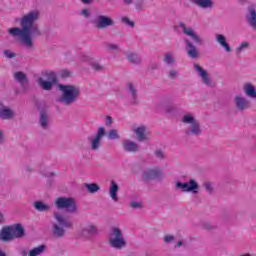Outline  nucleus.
<instances>
[{
  "mask_svg": "<svg viewBox=\"0 0 256 256\" xmlns=\"http://www.w3.org/2000/svg\"><path fill=\"white\" fill-rule=\"evenodd\" d=\"M39 17V11L32 10L19 19L20 27L8 29L9 35L16 39L26 51H33L35 49V39L42 35L39 24H37Z\"/></svg>",
  "mask_w": 256,
  "mask_h": 256,
  "instance_id": "nucleus-1",
  "label": "nucleus"
},
{
  "mask_svg": "<svg viewBox=\"0 0 256 256\" xmlns=\"http://www.w3.org/2000/svg\"><path fill=\"white\" fill-rule=\"evenodd\" d=\"M59 91H61V96L58 98V103H61L65 107H71L79 101L81 97V88L76 85L71 84H59Z\"/></svg>",
  "mask_w": 256,
  "mask_h": 256,
  "instance_id": "nucleus-2",
  "label": "nucleus"
},
{
  "mask_svg": "<svg viewBox=\"0 0 256 256\" xmlns=\"http://www.w3.org/2000/svg\"><path fill=\"white\" fill-rule=\"evenodd\" d=\"M53 217L56 222L52 223V235L57 239H63L65 237V229H71L73 223L65 219V217L59 212H55Z\"/></svg>",
  "mask_w": 256,
  "mask_h": 256,
  "instance_id": "nucleus-3",
  "label": "nucleus"
},
{
  "mask_svg": "<svg viewBox=\"0 0 256 256\" xmlns=\"http://www.w3.org/2000/svg\"><path fill=\"white\" fill-rule=\"evenodd\" d=\"M108 245L116 251H123L127 247V239H125L122 229L119 227L111 228L108 234Z\"/></svg>",
  "mask_w": 256,
  "mask_h": 256,
  "instance_id": "nucleus-4",
  "label": "nucleus"
},
{
  "mask_svg": "<svg viewBox=\"0 0 256 256\" xmlns=\"http://www.w3.org/2000/svg\"><path fill=\"white\" fill-rule=\"evenodd\" d=\"M54 205L58 210L65 209L66 213H79L77 201H75V199L71 197H59L54 201Z\"/></svg>",
  "mask_w": 256,
  "mask_h": 256,
  "instance_id": "nucleus-5",
  "label": "nucleus"
},
{
  "mask_svg": "<svg viewBox=\"0 0 256 256\" xmlns=\"http://www.w3.org/2000/svg\"><path fill=\"white\" fill-rule=\"evenodd\" d=\"M92 25L99 30L109 29V27H114L115 20L110 16L98 14L91 20Z\"/></svg>",
  "mask_w": 256,
  "mask_h": 256,
  "instance_id": "nucleus-6",
  "label": "nucleus"
},
{
  "mask_svg": "<svg viewBox=\"0 0 256 256\" xmlns=\"http://www.w3.org/2000/svg\"><path fill=\"white\" fill-rule=\"evenodd\" d=\"M105 135H107V131L105 130V127H99L94 136L88 137V142H89L91 151H99V149H101L103 137H105Z\"/></svg>",
  "mask_w": 256,
  "mask_h": 256,
  "instance_id": "nucleus-7",
  "label": "nucleus"
},
{
  "mask_svg": "<svg viewBox=\"0 0 256 256\" xmlns=\"http://www.w3.org/2000/svg\"><path fill=\"white\" fill-rule=\"evenodd\" d=\"M44 77H46V80L40 77L37 79V83L44 91H51L53 85L57 84V74L55 72H46Z\"/></svg>",
  "mask_w": 256,
  "mask_h": 256,
  "instance_id": "nucleus-8",
  "label": "nucleus"
},
{
  "mask_svg": "<svg viewBox=\"0 0 256 256\" xmlns=\"http://www.w3.org/2000/svg\"><path fill=\"white\" fill-rule=\"evenodd\" d=\"M179 27H181L183 33L187 35V37H190L196 45H205V39H203V37H201V35H199L193 28L187 27L183 23H180Z\"/></svg>",
  "mask_w": 256,
  "mask_h": 256,
  "instance_id": "nucleus-9",
  "label": "nucleus"
},
{
  "mask_svg": "<svg viewBox=\"0 0 256 256\" xmlns=\"http://www.w3.org/2000/svg\"><path fill=\"white\" fill-rule=\"evenodd\" d=\"M176 188L181 189L183 193H199V184L194 179L188 182H177Z\"/></svg>",
  "mask_w": 256,
  "mask_h": 256,
  "instance_id": "nucleus-10",
  "label": "nucleus"
},
{
  "mask_svg": "<svg viewBox=\"0 0 256 256\" xmlns=\"http://www.w3.org/2000/svg\"><path fill=\"white\" fill-rule=\"evenodd\" d=\"M194 71L196 75L201 79L202 83L206 85V87H213V80H211V75L209 72L205 70L201 65L194 64Z\"/></svg>",
  "mask_w": 256,
  "mask_h": 256,
  "instance_id": "nucleus-11",
  "label": "nucleus"
},
{
  "mask_svg": "<svg viewBox=\"0 0 256 256\" xmlns=\"http://www.w3.org/2000/svg\"><path fill=\"white\" fill-rule=\"evenodd\" d=\"M234 107L237 111H247L251 107V101L243 94H237L234 96Z\"/></svg>",
  "mask_w": 256,
  "mask_h": 256,
  "instance_id": "nucleus-12",
  "label": "nucleus"
},
{
  "mask_svg": "<svg viewBox=\"0 0 256 256\" xmlns=\"http://www.w3.org/2000/svg\"><path fill=\"white\" fill-rule=\"evenodd\" d=\"M17 114L13 108L5 105L3 102H0V119L2 121H13Z\"/></svg>",
  "mask_w": 256,
  "mask_h": 256,
  "instance_id": "nucleus-13",
  "label": "nucleus"
},
{
  "mask_svg": "<svg viewBox=\"0 0 256 256\" xmlns=\"http://www.w3.org/2000/svg\"><path fill=\"white\" fill-rule=\"evenodd\" d=\"M81 237L84 239H91V237H95V235H99V229L93 223H88L82 226L80 230Z\"/></svg>",
  "mask_w": 256,
  "mask_h": 256,
  "instance_id": "nucleus-14",
  "label": "nucleus"
},
{
  "mask_svg": "<svg viewBox=\"0 0 256 256\" xmlns=\"http://www.w3.org/2000/svg\"><path fill=\"white\" fill-rule=\"evenodd\" d=\"M126 90L130 97V103L132 105H137V103H139V98L137 97V87H135V84H133V82H128Z\"/></svg>",
  "mask_w": 256,
  "mask_h": 256,
  "instance_id": "nucleus-15",
  "label": "nucleus"
},
{
  "mask_svg": "<svg viewBox=\"0 0 256 256\" xmlns=\"http://www.w3.org/2000/svg\"><path fill=\"white\" fill-rule=\"evenodd\" d=\"M38 125L39 127H41V129H43V131H49V129L51 128V120L49 119V114H47V112H40Z\"/></svg>",
  "mask_w": 256,
  "mask_h": 256,
  "instance_id": "nucleus-16",
  "label": "nucleus"
},
{
  "mask_svg": "<svg viewBox=\"0 0 256 256\" xmlns=\"http://www.w3.org/2000/svg\"><path fill=\"white\" fill-rule=\"evenodd\" d=\"M187 135H194V137H199L203 135V128H201V123L197 120L195 123L190 124L186 129Z\"/></svg>",
  "mask_w": 256,
  "mask_h": 256,
  "instance_id": "nucleus-17",
  "label": "nucleus"
},
{
  "mask_svg": "<svg viewBox=\"0 0 256 256\" xmlns=\"http://www.w3.org/2000/svg\"><path fill=\"white\" fill-rule=\"evenodd\" d=\"M246 21L251 28L256 31V10L255 6H249L246 13Z\"/></svg>",
  "mask_w": 256,
  "mask_h": 256,
  "instance_id": "nucleus-18",
  "label": "nucleus"
},
{
  "mask_svg": "<svg viewBox=\"0 0 256 256\" xmlns=\"http://www.w3.org/2000/svg\"><path fill=\"white\" fill-rule=\"evenodd\" d=\"M184 43L186 44V52L188 57H190V59L199 58V50H197V47L193 45V42H191L189 39H185Z\"/></svg>",
  "mask_w": 256,
  "mask_h": 256,
  "instance_id": "nucleus-19",
  "label": "nucleus"
},
{
  "mask_svg": "<svg viewBox=\"0 0 256 256\" xmlns=\"http://www.w3.org/2000/svg\"><path fill=\"white\" fill-rule=\"evenodd\" d=\"M216 43L224 49L226 53H231V45H229V42L227 41V37L223 34H216L215 35Z\"/></svg>",
  "mask_w": 256,
  "mask_h": 256,
  "instance_id": "nucleus-20",
  "label": "nucleus"
},
{
  "mask_svg": "<svg viewBox=\"0 0 256 256\" xmlns=\"http://www.w3.org/2000/svg\"><path fill=\"white\" fill-rule=\"evenodd\" d=\"M122 3L126 6L133 5L134 9L139 13L145 11V0H122Z\"/></svg>",
  "mask_w": 256,
  "mask_h": 256,
  "instance_id": "nucleus-21",
  "label": "nucleus"
},
{
  "mask_svg": "<svg viewBox=\"0 0 256 256\" xmlns=\"http://www.w3.org/2000/svg\"><path fill=\"white\" fill-rule=\"evenodd\" d=\"M13 234L11 232V226H5L0 230V241L9 243L13 241Z\"/></svg>",
  "mask_w": 256,
  "mask_h": 256,
  "instance_id": "nucleus-22",
  "label": "nucleus"
},
{
  "mask_svg": "<svg viewBox=\"0 0 256 256\" xmlns=\"http://www.w3.org/2000/svg\"><path fill=\"white\" fill-rule=\"evenodd\" d=\"M10 231L12 232L13 239H21V237H25V229L21 224L11 225Z\"/></svg>",
  "mask_w": 256,
  "mask_h": 256,
  "instance_id": "nucleus-23",
  "label": "nucleus"
},
{
  "mask_svg": "<svg viewBox=\"0 0 256 256\" xmlns=\"http://www.w3.org/2000/svg\"><path fill=\"white\" fill-rule=\"evenodd\" d=\"M33 207L36 211H39V213H48V211H51L53 204H48L39 200L33 203Z\"/></svg>",
  "mask_w": 256,
  "mask_h": 256,
  "instance_id": "nucleus-24",
  "label": "nucleus"
},
{
  "mask_svg": "<svg viewBox=\"0 0 256 256\" xmlns=\"http://www.w3.org/2000/svg\"><path fill=\"white\" fill-rule=\"evenodd\" d=\"M122 147L127 153H137L139 151V144L131 140H124Z\"/></svg>",
  "mask_w": 256,
  "mask_h": 256,
  "instance_id": "nucleus-25",
  "label": "nucleus"
},
{
  "mask_svg": "<svg viewBox=\"0 0 256 256\" xmlns=\"http://www.w3.org/2000/svg\"><path fill=\"white\" fill-rule=\"evenodd\" d=\"M243 93L246 95V97H249V99H256V87L255 85L246 82L243 84Z\"/></svg>",
  "mask_w": 256,
  "mask_h": 256,
  "instance_id": "nucleus-26",
  "label": "nucleus"
},
{
  "mask_svg": "<svg viewBox=\"0 0 256 256\" xmlns=\"http://www.w3.org/2000/svg\"><path fill=\"white\" fill-rule=\"evenodd\" d=\"M191 3L200 9H213L214 7L213 0H191Z\"/></svg>",
  "mask_w": 256,
  "mask_h": 256,
  "instance_id": "nucleus-27",
  "label": "nucleus"
},
{
  "mask_svg": "<svg viewBox=\"0 0 256 256\" xmlns=\"http://www.w3.org/2000/svg\"><path fill=\"white\" fill-rule=\"evenodd\" d=\"M117 193H119V184H117V182L112 180L110 183L109 195L111 199L115 201V203L119 201V197H117Z\"/></svg>",
  "mask_w": 256,
  "mask_h": 256,
  "instance_id": "nucleus-28",
  "label": "nucleus"
},
{
  "mask_svg": "<svg viewBox=\"0 0 256 256\" xmlns=\"http://www.w3.org/2000/svg\"><path fill=\"white\" fill-rule=\"evenodd\" d=\"M126 59L131 63L132 65H141L143 63V59H141V56L135 52H130L126 55Z\"/></svg>",
  "mask_w": 256,
  "mask_h": 256,
  "instance_id": "nucleus-29",
  "label": "nucleus"
},
{
  "mask_svg": "<svg viewBox=\"0 0 256 256\" xmlns=\"http://www.w3.org/2000/svg\"><path fill=\"white\" fill-rule=\"evenodd\" d=\"M195 122H197V117L193 113H186L181 118V123L188 125V127Z\"/></svg>",
  "mask_w": 256,
  "mask_h": 256,
  "instance_id": "nucleus-30",
  "label": "nucleus"
},
{
  "mask_svg": "<svg viewBox=\"0 0 256 256\" xmlns=\"http://www.w3.org/2000/svg\"><path fill=\"white\" fill-rule=\"evenodd\" d=\"M145 181H149L151 179H157L159 177V170L158 169H149L142 175Z\"/></svg>",
  "mask_w": 256,
  "mask_h": 256,
  "instance_id": "nucleus-31",
  "label": "nucleus"
},
{
  "mask_svg": "<svg viewBox=\"0 0 256 256\" xmlns=\"http://www.w3.org/2000/svg\"><path fill=\"white\" fill-rule=\"evenodd\" d=\"M146 128L145 126H140L137 129L134 130V133L136 134V137L138 141H147V134H146Z\"/></svg>",
  "mask_w": 256,
  "mask_h": 256,
  "instance_id": "nucleus-32",
  "label": "nucleus"
},
{
  "mask_svg": "<svg viewBox=\"0 0 256 256\" xmlns=\"http://www.w3.org/2000/svg\"><path fill=\"white\" fill-rule=\"evenodd\" d=\"M47 249V246L45 245H40L38 247L33 248L32 250L29 251L28 256H39L43 255L45 253V250Z\"/></svg>",
  "mask_w": 256,
  "mask_h": 256,
  "instance_id": "nucleus-33",
  "label": "nucleus"
},
{
  "mask_svg": "<svg viewBox=\"0 0 256 256\" xmlns=\"http://www.w3.org/2000/svg\"><path fill=\"white\" fill-rule=\"evenodd\" d=\"M249 47H251V43L248 41H243L236 47L235 51L238 55H241V53L247 51Z\"/></svg>",
  "mask_w": 256,
  "mask_h": 256,
  "instance_id": "nucleus-34",
  "label": "nucleus"
},
{
  "mask_svg": "<svg viewBox=\"0 0 256 256\" xmlns=\"http://www.w3.org/2000/svg\"><path fill=\"white\" fill-rule=\"evenodd\" d=\"M14 79H16L18 83H21V85H23L24 83H27V75L23 72H16L14 74Z\"/></svg>",
  "mask_w": 256,
  "mask_h": 256,
  "instance_id": "nucleus-35",
  "label": "nucleus"
},
{
  "mask_svg": "<svg viewBox=\"0 0 256 256\" xmlns=\"http://www.w3.org/2000/svg\"><path fill=\"white\" fill-rule=\"evenodd\" d=\"M85 188L87 189L88 193L91 194H95L97 193V191H99V189H101L99 187V185L95 184V183H90V184H84Z\"/></svg>",
  "mask_w": 256,
  "mask_h": 256,
  "instance_id": "nucleus-36",
  "label": "nucleus"
},
{
  "mask_svg": "<svg viewBox=\"0 0 256 256\" xmlns=\"http://www.w3.org/2000/svg\"><path fill=\"white\" fill-rule=\"evenodd\" d=\"M164 62H166L167 65H173L175 63V56L173 55V53H166L164 56Z\"/></svg>",
  "mask_w": 256,
  "mask_h": 256,
  "instance_id": "nucleus-37",
  "label": "nucleus"
},
{
  "mask_svg": "<svg viewBox=\"0 0 256 256\" xmlns=\"http://www.w3.org/2000/svg\"><path fill=\"white\" fill-rule=\"evenodd\" d=\"M108 139L115 140V139H121V136L119 135V131L117 129H111L108 132Z\"/></svg>",
  "mask_w": 256,
  "mask_h": 256,
  "instance_id": "nucleus-38",
  "label": "nucleus"
},
{
  "mask_svg": "<svg viewBox=\"0 0 256 256\" xmlns=\"http://www.w3.org/2000/svg\"><path fill=\"white\" fill-rule=\"evenodd\" d=\"M106 49L107 51H116V53H119V51H121V46L115 43H107Z\"/></svg>",
  "mask_w": 256,
  "mask_h": 256,
  "instance_id": "nucleus-39",
  "label": "nucleus"
},
{
  "mask_svg": "<svg viewBox=\"0 0 256 256\" xmlns=\"http://www.w3.org/2000/svg\"><path fill=\"white\" fill-rule=\"evenodd\" d=\"M205 191H207V193H213V191L215 190V186L213 185L212 182L206 181L203 184Z\"/></svg>",
  "mask_w": 256,
  "mask_h": 256,
  "instance_id": "nucleus-40",
  "label": "nucleus"
},
{
  "mask_svg": "<svg viewBox=\"0 0 256 256\" xmlns=\"http://www.w3.org/2000/svg\"><path fill=\"white\" fill-rule=\"evenodd\" d=\"M121 23H123L124 25H127L128 27H135V22L131 21L129 17H122Z\"/></svg>",
  "mask_w": 256,
  "mask_h": 256,
  "instance_id": "nucleus-41",
  "label": "nucleus"
},
{
  "mask_svg": "<svg viewBox=\"0 0 256 256\" xmlns=\"http://www.w3.org/2000/svg\"><path fill=\"white\" fill-rule=\"evenodd\" d=\"M80 15L84 17V19H89V17H91V10L84 8L80 11Z\"/></svg>",
  "mask_w": 256,
  "mask_h": 256,
  "instance_id": "nucleus-42",
  "label": "nucleus"
},
{
  "mask_svg": "<svg viewBox=\"0 0 256 256\" xmlns=\"http://www.w3.org/2000/svg\"><path fill=\"white\" fill-rule=\"evenodd\" d=\"M3 53L7 59H13V58L17 57V54L11 50H4Z\"/></svg>",
  "mask_w": 256,
  "mask_h": 256,
  "instance_id": "nucleus-43",
  "label": "nucleus"
},
{
  "mask_svg": "<svg viewBox=\"0 0 256 256\" xmlns=\"http://www.w3.org/2000/svg\"><path fill=\"white\" fill-rule=\"evenodd\" d=\"M130 207L132 209H143V202L132 201L130 202Z\"/></svg>",
  "mask_w": 256,
  "mask_h": 256,
  "instance_id": "nucleus-44",
  "label": "nucleus"
},
{
  "mask_svg": "<svg viewBox=\"0 0 256 256\" xmlns=\"http://www.w3.org/2000/svg\"><path fill=\"white\" fill-rule=\"evenodd\" d=\"M168 77L169 79H177V77H179V72L177 70H170Z\"/></svg>",
  "mask_w": 256,
  "mask_h": 256,
  "instance_id": "nucleus-45",
  "label": "nucleus"
},
{
  "mask_svg": "<svg viewBox=\"0 0 256 256\" xmlns=\"http://www.w3.org/2000/svg\"><path fill=\"white\" fill-rule=\"evenodd\" d=\"M91 67L94 69V71H103V66L97 62H93Z\"/></svg>",
  "mask_w": 256,
  "mask_h": 256,
  "instance_id": "nucleus-46",
  "label": "nucleus"
},
{
  "mask_svg": "<svg viewBox=\"0 0 256 256\" xmlns=\"http://www.w3.org/2000/svg\"><path fill=\"white\" fill-rule=\"evenodd\" d=\"M203 229H205L206 231H213V229H215V226H213V224L209 223V222H205L202 225Z\"/></svg>",
  "mask_w": 256,
  "mask_h": 256,
  "instance_id": "nucleus-47",
  "label": "nucleus"
},
{
  "mask_svg": "<svg viewBox=\"0 0 256 256\" xmlns=\"http://www.w3.org/2000/svg\"><path fill=\"white\" fill-rule=\"evenodd\" d=\"M60 77L67 79V77H71V72L69 70H62L60 72Z\"/></svg>",
  "mask_w": 256,
  "mask_h": 256,
  "instance_id": "nucleus-48",
  "label": "nucleus"
},
{
  "mask_svg": "<svg viewBox=\"0 0 256 256\" xmlns=\"http://www.w3.org/2000/svg\"><path fill=\"white\" fill-rule=\"evenodd\" d=\"M173 241H175V237L173 235L168 234V235L164 236V242L173 243Z\"/></svg>",
  "mask_w": 256,
  "mask_h": 256,
  "instance_id": "nucleus-49",
  "label": "nucleus"
},
{
  "mask_svg": "<svg viewBox=\"0 0 256 256\" xmlns=\"http://www.w3.org/2000/svg\"><path fill=\"white\" fill-rule=\"evenodd\" d=\"M157 69H159V63L156 62H152L149 66V71H157Z\"/></svg>",
  "mask_w": 256,
  "mask_h": 256,
  "instance_id": "nucleus-50",
  "label": "nucleus"
},
{
  "mask_svg": "<svg viewBox=\"0 0 256 256\" xmlns=\"http://www.w3.org/2000/svg\"><path fill=\"white\" fill-rule=\"evenodd\" d=\"M105 125L106 127H111V125H113V118L111 116H106Z\"/></svg>",
  "mask_w": 256,
  "mask_h": 256,
  "instance_id": "nucleus-51",
  "label": "nucleus"
},
{
  "mask_svg": "<svg viewBox=\"0 0 256 256\" xmlns=\"http://www.w3.org/2000/svg\"><path fill=\"white\" fill-rule=\"evenodd\" d=\"M179 247H186V243L185 240H180L177 245L175 246V249L179 248Z\"/></svg>",
  "mask_w": 256,
  "mask_h": 256,
  "instance_id": "nucleus-52",
  "label": "nucleus"
},
{
  "mask_svg": "<svg viewBox=\"0 0 256 256\" xmlns=\"http://www.w3.org/2000/svg\"><path fill=\"white\" fill-rule=\"evenodd\" d=\"M5 221H6L5 214L0 211V225H3V223H5Z\"/></svg>",
  "mask_w": 256,
  "mask_h": 256,
  "instance_id": "nucleus-53",
  "label": "nucleus"
},
{
  "mask_svg": "<svg viewBox=\"0 0 256 256\" xmlns=\"http://www.w3.org/2000/svg\"><path fill=\"white\" fill-rule=\"evenodd\" d=\"M25 171H26V173H33V166L26 165L25 166Z\"/></svg>",
  "mask_w": 256,
  "mask_h": 256,
  "instance_id": "nucleus-54",
  "label": "nucleus"
},
{
  "mask_svg": "<svg viewBox=\"0 0 256 256\" xmlns=\"http://www.w3.org/2000/svg\"><path fill=\"white\" fill-rule=\"evenodd\" d=\"M5 143V136L3 135V132L0 130V145H3Z\"/></svg>",
  "mask_w": 256,
  "mask_h": 256,
  "instance_id": "nucleus-55",
  "label": "nucleus"
},
{
  "mask_svg": "<svg viewBox=\"0 0 256 256\" xmlns=\"http://www.w3.org/2000/svg\"><path fill=\"white\" fill-rule=\"evenodd\" d=\"M93 1H95V0H81V3H83L84 5H91V3H93Z\"/></svg>",
  "mask_w": 256,
  "mask_h": 256,
  "instance_id": "nucleus-56",
  "label": "nucleus"
},
{
  "mask_svg": "<svg viewBox=\"0 0 256 256\" xmlns=\"http://www.w3.org/2000/svg\"><path fill=\"white\" fill-rule=\"evenodd\" d=\"M20 255H21V256H27V250L21 251V252H20Z\"/></svg>",
  "mask_w": 256,
  "mask_h": 256,
  "instance_id": "nucleus-57",
  "label": "nucleus"
},
{
  "mask_svg": "<svg viewBox=\"0 0 256 256\" xmlns=\"http://www.w3.org/2000/svg\"><path fill=\"white\" fill-rule=\"evenodd\" d=\"M0 256H7V253H5V251L0 249Z\"/></svg>",
  "mask_w": 256,
  "mask_h": 256,
  "instance_id": "nucleus-58",
  "label": "nucleus"
},
{
  "mask_svg": "<svg viewBox=\"0 0 256 256\" xmlns=\"http://www.w3.org/2000/svg\"><path fill=\"white\" fill-rule=\"evenodd\" d=\"M82 61H89L88 56H84V57L82 58Z\"/></svg>",
  "mask_w": 256,
  "mask_h": 256,
  "instance_id": "nucleus-59",
  "label": "nucleus"
},
{
  "mask_svg": "<svg viewBox=\"0 0 256 256\" xmlns=\"http://www.w3.org/2000/svg\"><path fill=\"white\" fill-rule=\"evenodd\" d=\"M240 256H253L250 253L241 254Z\"/></svg>",
  "mask_w": 256,
  "mask_h": 256,
  "instance_id": "nucleus-60",
  "label": "nucleus"
},
{
  "mask_svg": "<svg viewBox=\"0 0 256 256\" xmlns=\"http://www.w3.org/2000/svg\"><path fill=\"white\" fill-rule=\"evenodd\" d=\"M50 175H55L54 173H50Z\"/></svg>",
  "mask_w": 256,
  "mask_h": 256,
  "instance_id": "nucleus-61",
  "label": "nucleus"
}]
</instances>
